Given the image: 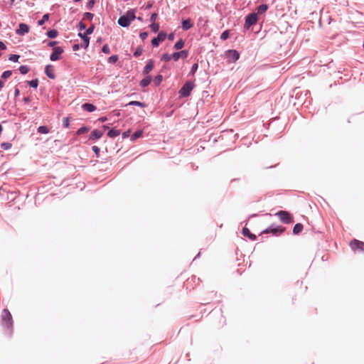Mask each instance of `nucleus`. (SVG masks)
Instances as JSON below:
<instances>
[{"mask_svg": "<svg viewBox=\"0 0 364 364\" xmlns=\"http://www.w3.org/2000/svg\"><path fill=\"white\" fill-rule=\"evenodd\" d=\"M163 80V76L161 75H158L155 77L154 80V83L156 86H158L161 84Z\"/></svg>", "mask_w": 364, "mask_h": 364, "instance_id": "obj_31", "label": "nucleus"}, {"mask_svg": "<svg viewBox=\"0 0 364 364\" xmlns=\"http://www.w3.org/2000/svg\"><path fill=\"white\" fill-rule=\"evenodd\" d=\"M136 18H137V20H139V21H142V18H141V17H140V16L137 17Z\"/></svg>", "mask_w": 364, "mask_h": 364, "instance_id": "obj_63", "label": "nucleus"}, {"mask_svg": "<svg viewBox=\"0 0 364 364\" xmlns=\"http://www.w3.org/2000/svg\"><path fill=\"white\" fill-rule=\"evenodd\" d=\"M2 324L9 330L8 334L11 336L13 328V319L11 313L7 309H4L1 314Z\"/></svg>", "mask_w": 364, "mask_h": 364, "instance_id": "obj_1", "label": "nucleus"}, {"mask_svg": "<svg viewBox=\"0 0 364 364\" xmlns=\"http://www.w3.org/2000/svg\"><path fill=\"white\" fill-rule=\"evenodd\" d=\"M27 84L33 87V88H37L38 85V80L37 78L27 81Z\"/></svg>", "mask_w": 364, "mask_h": 364, "instance_id": "obj_28", "label": "nucleus"}, {"mask_svg": "<svg viewBox=\"0 0 364 364\" xmlns=\"http://www.w3.org/2000/svg\"><path fill=\"white\" fill-rule=\"evenodd\" d=\"M123 138H126L129 136V131L123 133Z\"/></svg>", "mask_w": 364, "mask_h": 364, "instance_id": "obj_59", "label": "nucleus"}, {"mask_svg": "<svg viewBox=\"0 0 364 364\" xmlns=\"http://www.w3.org/2000/svg\"><path fill=\"white\" fill-rule=\"evenodd\" d=\"M63 53V49L61 47H54L53 53L50 55L51 61H56L60 59L61 54Z\"/></svg>", "mask_w": 364, "mask_h": 364, "instance_id": "obj_8", "label": "nucleus"}, {"mask_svg": "<svg viewBox=\"0 0 364 364\" xmlns=\"http://www.w3.org/2000/svg\"><path fill=\"white\" fill-rule=\"evenodd\" d=\"M45 74L50 79H55V75L54 73V67L52 65H47L45 68Z\"/></svg>", "mask_w": 364, "mask_h": 364, "instance_id": "obj_14", "label": "nucleus"}, {"mask_svg": "<svg viewBox=\"0 0 364 364\" xmlns=\"http://www.w3.org/2000/svg\"><path fill=\"white\" fill-rule=\"evenodd\" d=\"M172 58V55H170L168 53H164L161 57V60L164 62H168L171 60Z\"/></svg>", "mask_w": 364, "mask_h": 364, "instance_id": "obj_32", "label": "nucleus"}, {"mask_svg": "<svg viewBox=\"0 0 364 364\" xmlns=\"http://www.w3.org/2000/svg\"><path fill=\"white\" fill-rule=\"evenodd\" d=\"M127 105L129 106H138V107H146V104L144 103V102H139V101H131L129 102Z\"/></svg>", "mask_w": 364, "mask_h": 364, "instance_id": "obj_25", "label": "nucleus"}, {"mask_svg": "<svg viewBox=\"0 0 364 364\" xmlns=\"http://www.w3.org/2000/svg\"><path fill=\"white\" fill-rule=\"evenodd\" d=\"M78 28L80 31L85 30L86 25L82 21H80L78 23Z\"/></svg>", "mask_w": 364, "mask_h": 364, "instance_id": "obj_49", "label": "nucleus"}, {"mask_svg": "<svg viewBox=\"0 0 364 364\" xmlns=\"http://www.w3.org/2000/svg\"><path fill=\"white\" fill-rule=\"evenodd\" d=\"M92 149L94 151V153L95 154L96 157H99V154H100V148L97 146H93L92 147Z\"/></svg>", "mask_w": 364, "mask_h": 364, "instance_id": "obj_46", "label": "nucleus"}, {"mask_svg": "<svg viewBox=\"0 0 364 364\" xmlns=\"http://www.w3.org/2000/svg\"><path fill=\"white\" fill-rule=\"evenodd\" d=\"M6 48V45L2 41H0V49L5 50Z\"/></svg>", "mask_w": 364, "mask_h": 364, "instance_id": "obj_53", "label": "nucleus"}, {"mask_svg": "<svg viewBox=\"0 0 364 364\" xmlns=\"http://www.w3.org/2000/svg\"><path fill=\"white\" fill-rule=\"evenodd\" d=\"M227 57L229 58L230 60L235 62L239 59L240 54L235 50H229L227 52Z\"/></svg>", "mask_w": 364, "mask_h": 364, "instance_id": "obj_13", "label": "nucleus"}, {"mask_svg": "<svg viewBox=\"0 0 364 364\" xmlns=\"http://www.w3.org/2000/svg\"><path fill=\"white\" fill-rule=\"evenodd\" d=\"M49 19V14H46L43 16L42 18L38 21V26H43L46 21H47Z\"/></svg>", "mask_w": 364, "mask_h": 364, "instance_id": "obj_30", "label": "nucleus"}, {"mask_svg": "<svg viewBox=\"0 0 364 364\" xmlns=\"http://www.w3.org/2000/svg\"><path fill=\"white\" fill-rule=\"evenodd\" d=\"M275 215L278 216L279 220L285 223L290 224L294 222L293 218L291 214L285 210H280L275 213Z\"/></svg>", "mask_w": 364, "mask_h": 364, "instance_id": "obj_4", "label": "nucleus"}, {"mask_svg": "<svg viewBox=\"0 0 364 364\" xmlns=\"http://www.w3.org/2000/svg\"><path fill=\"white\" fill-rule=\"evenodd\" d=\"M285 230V228L280 225H272L264 230L262 233H272L273 235H279Z\"/></svg>", "mask_w": 364, "mask_h": 364, "instance_id": "obj_6", "label": "nucleus"}, {"mask_svg": "<svg viewBox=\"0 0 364 364\" xmlns=\"http://www.w3.org/2000/svg\"><path fill=\"white\" fill-rule=\"evenodd\" d=\"M118 59L119 57L117 55H113L107 59V62L109 63H115L118 60Z\"/></svg>", "mask_w": 364, "mask_h": 364, "instance_id": "obj_37", "label": "nucleus"}, {"mask_svg": "<svg viewBox=\"0 0 364 364\" xmlns=\"http://www.w3.org/2000/svg\"><path fill=\"white\" fill-rule=\"evenodd\" d=\"M142 134H143L142 130H137V131L134 132V134L131 136V138H130L131 141H135L138 138L141 137Z\"/></svg>", "mask_w": 364, "mask_h": 364, "instance_id": "obj_24", "label": "nucleus"}, {"mask_svg": "<svg viewBox=\"0 0 364 364\" xmlns=\"http://www.w3.org/2000/svg\"><path fill=\"white\" fill-rule=\"evenodd\" d=\"M82 108L83 109V110L87 111L88 112H92L97 109V107L91 103L83 104L82 105Z\"/></svg>", "mask_w": 364, "mask_h": 364, "instance_id": "obj_18", "label": "nucleus"}, {"mask_svg": "<svg viewBox=\"0 0 364 364\" xmlns=\"http://www.w3.org/2000/svg\"><path fill=\"white\" fill-rule=\"evenodd\" d=\"M229 36H230L229 31L226 30L222 33V34L220 36V39L223 40V41L227 40L229 38Z\"/></svg>", "mask_w": 364, "mask_h": 364, "instance_id": "obj_38", "label": "nucleus"}, {"mask_svg": "<svg viewBox=\"0 0 364 364\" xmlns=\"http://www.w3.org/2000/svg\"><path fill=\"white\" fill-rule=\"evenodd\" d=\"M146 7H147L148 9H149V8H151V4H149V5H147V6H146Z\"/></svg>", "mask_w": 364, "mask_h": 364, "instance_id": "obj_64", "label": "nucleus"}, {"mask_svg": "<svg viewBox=\"0 0 364 364\" xmlns=\"http://www.w3.org/2000/svg\"><path fill=\"white\" fill-rule=\"evenodd\" d=\"M168 38L169 41H173L174 39V33H171L168 36Z\"/></svg>", "mask_w": 364, "mask_h": 364, "instance_id": "obj_54", "label": "nucleus"}, {"mask_svg": "<svg viewBox=\"0 0 364 364\" xmlns=\"http://www.w3.org/2000/svg\"><path fill=\"white\" fill-rule=\"evenodd\" d=\"M20 56L17 54H11L9 58V60L12 61V62H17L19 59Z\"/></svg>", "mask_w": 364, "mask_h": 364, "instance_id": "obj_40", "label": "nucleus"}, {"mask_svg": "<svg viewBox=\"0 0 364 364\" xmlns=\"http://www.w3.org/2000/svg\"><path fill=\"white\" fill-rule=\"evenodd\" d=\"M29 31V26L23 23H21L18 25V28L16 29V33L18 36H24Z\"/></svg>", "mask_w": 364, "mask_h": 364, "instance_id": "obj_10", "label": "nucleus"}, {"mask_svg": "<svg viewBox=\"0 0 364 364\" xmlns=\"http://www.w3.org/2000/svg\"><path fill=\"white\" fill-rule=\"evenodd\" d=\"M24 103H28L31 101L30 97H24L23 99Z\"/></svg>", "mask_w": 364, "mask_h": 364, "instance_id": "obj_55", "label": "nucleus"}, {"mask_svg": "<svg viewBox=\"0 0 364 364\" xmlns=\"http://www.w3.org/2000/svg\"><path fill=\"white\" fill-rule=\"evenodd\" d=\"M58 32L57 30L55 29H51V30H49L48 32H47V36L50 38H54L55 37L58 36Z\"/></svg>", "mask_w": 364, "mask_h": 364, "instance_id": "obj_27", "label": "nucleus"}, {"mask_svg": "<svg viewBox=\"0 0 364 364\" xmlns=\"http://www.w3.org/2000/svg\"><path fill=\"white\" fill-rule=\"evenodd\" d=\"M242 232L244 236L247 237L248 238H250L252 241L255 240L256 238H257L255 235L251 233L250 230L248 228H244L242 229Z\"/></svg>", "mask_w": 364, "mask_h": 364, "instance_id": "obj_19", "label": "nucleus"}, {"mask_svg": "<svg viewBox=\"0 0 364 364\" xmlns=\"http://www.w3.org/2000/svg\"><path fill=\"white\" fill-rule=\"evenodd\" d=\"M11 74H12L11 70H6L2 73L1 78L6 79V78L9 77L11 75Z\"/></svg>", "mask_w": 364, "mask_h": 364, "instance_id": "obj_42", "label": "nucleus"}, {"mask_svg": "<svg viewBox=\"0 0 364 364\" xmlns=\"http://www.w3.org/2000/svg\"><path fill=\"white\" fill-rule=\"evenodd\" d=\"M257 216V214H252L250 216V218L256 217Z\"/></svg>", "mask_w": 364, "mask_h": 364, "instance_id": "obj_62", "label": "nucleus"}, {"mask_svg": "<svg viewBox=\"0 0 364 364\" xmlns=\"http://www.w3.org/2000/svg\"><path fill=\"white\" fill-rule=\"evenodd\" d=\"M78 36L83 41V43L81 44V47L86 49L89 46V44H90V38L88 37V36L87 34L82 33H79Z\"/></svg>", "mask_w": 364, "mask_h": 364, "instance_id": "obj_15", "label": "nucleus"}, {"mask_svg": "<svg viewBox=\"0 0 364 364\" xmlns=\"http://www.w3.org/2000/svg\"><path fill=\"white\" fill-rule=\"evenodd\" d=\"M11 144L9 142H4L1 144V147L4 150H9L11 148Z\"/></svg>", "mask_w": 364, "mask_h": 364, "instance_id": "obj_41", "label": "nucleus"}, {"mask_svg": "<svg viewBox=\"0 0 364 364\" xmlns=\"http://www.w3.org/2000/svg\"><path fill=\"white\" fill-rule=\"evenodd\" d=\"M157 14L156 13H153L151 16H150V21L152 22V23H155V21L157 18Z\"/></svg>", "mask_w": 364, "mask_h": 364, "instance_id": "obj_50", "label": "nucleus"}, {"mask_svg": "<svg viewBox=\"0 0 364 364\" xmlns=\"http://www.w3.org/2000/svg\"><path fill=\"white\" fill-rule=\"evenodd\" d=\"M19 94H20V91H19L18 88L16 87L15 90H14V95H15V97L18 96Z\"/></svg>", "mask_w": 364, "mask_h": 364, "instance_id": "obj_56", "label": "nucleus"}, {"mask_svg": "<svg viewBox=\"0 0 364 364\" xmlns=\"http://www.w3.org/2000/svg\"><path fill=\"white\" fill-rule=\"evenodd\" d=\"M195 87L194 82L191 81H187L181 87L178 91V94L181 97H187L191 95V91Z\"/></svg>", "mask_w": 364, "mask_h": 364, "instance_id": "obj_3", "label": "nucleus"}, {"mask_svg": "<svg viewBox=\"0 0 364 364\" xmlns=\"http://www.w3.org/2000/svg\"><path fill=\"white\" fill-rule=\"evenodd\" d=\"M89 127H85V126H82V127H80L77 131V135H81L89 131Z\"/></svg>", "mask_w": 364, "mask_h": 364, "instance_id": "obj_36", "label": "nucleus"}, {"mask_svg": "<svg viewBox=\"0 0 364 364\" xmlns=\"http://www.w3.org/2000/svg\"><path fill=\"white\" fill-rule=\"evenodd\" d=\"M4 82L1 80H0V90L4 87Z\"/></svg>", "mask_w": 364, "mask_h": 364, "instance_id": "obj_60", "label": "nucleus"}, {"mask_svg": "<svg viewBox=\"0 0 364 364\" xmlns=\"http://www.w3.org/2000/svg\"><path fill=\"white\" fill-rule=\"evenodd\" d=\"M303 225L301 223H296L293 228V234L298 235L303 230Z\"/></svg>", "mask_w": 364, "mask_h": 364, "instance_id": "obj_23", "label": "nucleus"}, {"mask_svg": "<svg viewBox=\"0 0 364 364\" xmlns=\"http://www.w3.org/2000/svg\"><path fill=\"white\" fill-rule=\"evenodd\" d=\"M120 134V131L115 129H112L107 132V136L109 138H114Z\"/></svg>", "mask_w": 364, "mask_h": 364, "instance_id": "obj_22", "label": "nucleus"}, {"mask_svg": "<svg viewBox=\"0 0 364 364\" xmlns=\"http://www.w3.org/2000/svg\"><path fill=\"white\" fill-rule=\"evenodd\" d=\"M103 129L105 130V129H107L109 128V127L107 125H103Z\"/></svg>", "mask_w": 364, "mask_h": 364, "instance_id": "obj_61", "label": "nucleus"}, {"mask_svg": "<svg viewBox=\"0 0 364 364\" xmlns=\"http://www.w3.org/2000/svg\"><path fill=\"white\" fill-rule=\"evenodd\" d=\"M142 52H143L142 47L138 46L134 53V56L135 58H138L142 54Z\"/></svg>", "mask_w": 364, "mask_h": 364, "instance_id": "obj_35", "label": "nucleus"}, {"mask_svg": "<svg viewBox=\"0 0 364 364\" xmlns=\"http://www.w3.org/2000/svg\"><path fill=\"white\" fill-rule=\"evenodd\" d=\"M148 32L144 31L139 34V37L142 41H144L148 37Z\"/></svg>", "mask_w": 364, "mask_h": 364, "instance_id": "obj_47", "label": "nucleus"}, {"mask_svg": "<svg viewBox=\"0 0 364 364\" xmlns=\"http://www.w3.org/2000/svg\"><path fill=\"white\" fill-rule=\"evenodd\" d=\"M95 27L94 24L91 25V26H90L87 29H86V31L85 33L87 34V36L92 34L95 30Z\"/></svg>", "mask_w": 364, "mask_h": 364, "instance_id": "obj_44", "label": "nucleus"}, {"mask_svg": "<svg viewBox=\"0 0 364 364\" xmlns=\"http://www.w3.org/2000/svg\"><path fill=\"white\" fill-rule=\"evenodd\" d=\"M268 9V5L267 4H261L259 5L257 9V16L262 14L263 13L266 12Z\"/></svg>", "mask_w": 364, "mask_h": 364, "instance_id": "obj_21", "label": "nucleus"}, {"mask_svg": "<svg viewBox=\"0 0 364 364\" xmlns=\"http://www.w3.org/2000/svg\"><path fill=\"white\" fill-rule=\"evenodd\" d=\"M198 68V63H194L191 68L190 74L194 75L196 73V72L197 71Z\"/></svg>", "mask_w": 364, "mask_h": 364, "instance_id": "obj_43", "label": "nucleus"}, {"mask_svg": "<svg viewBox=\"0 0 364 364\" xmlns=\"http://www.w3.org/2000/svg\"><path fill=\"white\" fill-rule=\"evenodd\" d=\"M98 121L100 122H105V121H107V117H102L98 119Z\"/></svg>", "mask_w": 364, "mask_h": 364, "instance_id": "obj_58", "label": "nucleus"}, {"mask_svg": "<svg viewBox=\"0 0 364 364\" xmlns=\"http://www.w3.org/2000/svg\"><path fill=\"white\" fill-rule=\"evenodd\" d=\"M63 126L65 127H69V119L68 118L65 117L63 119Z\"/></svg>", "mask_w": 364, "mask_h": 364, "instance_id": "obj_51", "label": "nucleus"}, {"mask_svg": "<svg viewBox=\"0 0 364 364\" xmlns=\"http://www.w3.org/2000/svg\"><path fill=\"white\" fill-rule=\"evenodd\" d=\"M153 68H154V61H153V60H149L147 62L145 67L144 68L143 73L144 75H148L150 73V71L153 69Z\"/></svg>", "mask_w": 364, "mask_h": 364, "instance_id": "obj_16", "label": "nucleus"}, {"mask_svg": "<svg viewBox=\"0 0 364 364\" xmlns=\"http://www.w3.org/2000/svg\"><path fill=\"white\" fill-rule=\"evenodd\" d=\"M18 70L22 75H25L29 71V68L27 65H21Z\"/></svg>", "mask_w": 364, "mask_h": 364, "instance_id": "obj_33", "label": "nucleus"}, {"mask_svg": "<svg viewBox=\"0 0 364 364\" xmlns=\"http://www.w3.org/2000/svg\"><path fill=\"white\" fill-rule=\"evenodd\" d=\"M58 43L57 41H49L48 43V46L50 47H55V46Z\"/></svg>", "mask_w": 364, "mask_h": 364, "instance_id": "obj_52", "label": "nucleus"}, {"mask_svg": "<svg viewBox=\"0 0 364 364\" xmlns=\"http://www.w3.org/2000/svg\"><path fill=\"white\" fill-rule=\"evenodd\" d=\"M353 250L364 251V242L354 239L350 244Z\"/></svg>", "mask_w": 364, "mask_h": 364, "instance_id": "obj_9", "label": "nucleus"}, {"mask_svg": "<svg viewBox=\"0 0 364 364\" xmlns=\"http://www.w3.org/2000/svg\"><path fill=\"white\" fill-rule=\"evenodd\" d=\"M37 131L40 134H48L49 132V129L46 126H40Z\"/></svg>", "mask_w": 364, "mask_h": 364, "instance_id": "obj_29", "label": "nucleus"}, {"mask_svg": "<svg viewBox=\"0 0 364 364\" xmlns=\"http://www.w3.org/2000/svg\"><path fill=\"white\" fill-rule=\"evenodd\" d=\"M95 0H90V1L87 3V6H86L87 9H92V7H93V6H94V5H95Z\"/></svg>", "mask_w": 364, "mask_h": 364, "instance_id": "obj_48", "label": "nucleus"}, {"mask_svg": "<svg viewBox=\"0 0 364 364\" xmlns=\"http://www.w3.org/2000/svg\"><path fill=\"white\" fill-rule=\"evenodd\" d=\"M167 35L165 32L161 31L158 33L156 37L151 40V44L154 47H158L161 42L165 41Z\"/></svg>", "mask_w": 364, "mask_h": 364, "instance_id": "obj_7", "label": "nucleus"}, {"mask_svg": "<svg viewBox=\"0 0 364 364\" xmlns=\"http://www.w3.org/2000/svg\"><path fill=\"white\" fill-rule=\"evenodd\" d=\"M182 24V28L184 31H187L193 27V24L190 18L183 20L181 22Z\"/></svg>", "mask_w": 364, "mask_h": 364, "instance_id": "obj_17", "label": "nucleus"}, {"mask_svg": "<svg viewBox=\"0 0 364 364\" xmlns=\"http://www.w3.org/2000/svg\"><path fill=\"white\" fill-rule=\"evenodd\" d=\"M150 28L151 29V31L154 32V33H156L159 31V23H152L150 26H149Z\"/></svg>", "mask_w": 364, "mask_h": 364, "instance_id": "obj_34", "label": "nucleus"}, {"mask_svg": "<svg viewBox=\"0 0 364 364\" xmlns=\"http://www.w3.org/2000/svg\"><path fill=\"white\" fill-rule=\"evenodd\" d=\"M102 51L104 53H106V54H108L110 53V49H109V47L108 46L107 44H105L102 46Z\"/></svg>", "mask_w": 364, "mask_h": 364, "instance_id": "obj_45", "label": "nucleus"}, {"mask_svg": "<svg viewBox=\"0 0 364 364\" xmlns=\"http://www.w3.org/2000/svg\"><path fill=\"white\" fill-rule=\"evenodd\" d=\"M79 48H80V46H79L78 44H74V45L73 46V50L74 51L77 50L79 49Z\"/></svg>", "mask_w": 364, "mask_h": 364, "instance_id": "obj_57", "label": "nucleus"}, {"mask_svg": "<svg viewBox=\"0 0 364 364\" xmlns=\"http://www.w3.org/2000/svg\"><path fill=\"white\" fill-rule=\"evenodd\" d=\"M94 17V14L90 12H85L83 15L84 19L92 21Z\"/></svg>", "mask_w": 364, "mask_h": 364, "instance_id": "obj_39", "label": "nucleus"}, {"mask_svg": "<svg viewBox=\"0 0 364 364\" xmlns=\"http://www.w3.org/2000/svg\"><path fill=\"white\" fill-rule=\"evenodd\" d=\"M185 42L182 38H180L174 45L176 50H180L184 46Z\"/></svg>", "mask_w": 364, "mask_h": 364, "instance_id": "obj_26", "label": "nucleus"}, {"mask_svg": "<svg viewBox=\"0 0 364 364\" xmlns=\"http://www.w3.org/2000/svg\"><path fill=\"white\" fill-rule=\"evenodd\" d=\"M188 55V50H182L179 52H175L172 54V58L174 61L178 60L180 58H186Z\"/></svg>", "mask_w": 364, "mask_h": 364, "instance_id": "obj_12", "label": "nucleus"}, {"mask_svg": "<svg viewBox=\"0 0 364 364\" xmlns=\"http://www.w3.org/2000/svg\"><path fill=\"white\" fill-rule=\"evenodd\" d=\"M257 14L253 12L248 14L245 18L244 28L245 30H248L252 26L255 25L257 22Z\"/></svg>", "mask_w": 364, "mask_h": 364, "instance_id": "obj_5", "label": "nucleus"}, {"mask_svg": "<svg viewBox=\"0 0 364 364\" xmlns=\"http://www.w3.org/2000/svg\"><path fill=\"white\" fill-rule=\"evenodd\" d=\"M136 18L134 9L128 11L126 14L121 16L118 19V24L124 28L128 27L131 22Z\"/></svg>", "mask_w": 364, "mask_h": 364, "instance_id": "obj_2", "label": "nucleus"}, {"mask_svg": "<svg viewBox=\"0 0 364 364\" xmlns=\"http://www.w3.org/2000/svg\"><path fill=\"white\" fill-rule=\"evenodd\" d=\"M151 82V76L149 75L140 81V86L142 87H147Z\"/></svg>", "mask_w": 364, "mask_h": 364, "instance_id": "obj_20", "label": "nucleus"}, {"mask_svg": "<svg viewBox=\"0 0 364 364\" xmlns=\"http://www.w3.org/2000/svg\"><path fill=\"white\" fill-rule=\"evenodd\" d=\"M103 131L95 129L91 132L89 137V140L92 141H96L97 139H100L103 136Z\"/></svg>", "mask_w": 364, "mask_h": 364, "instance_id": "obj_11", "label": "nucleus"}]
</instances>
